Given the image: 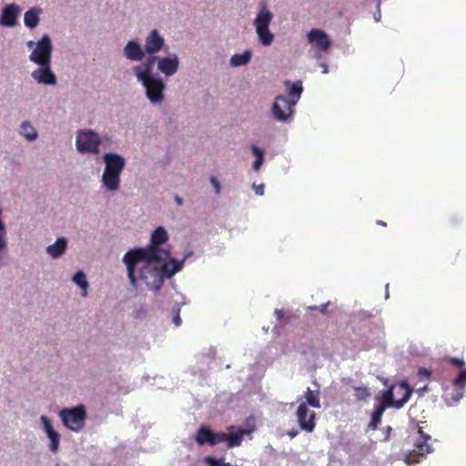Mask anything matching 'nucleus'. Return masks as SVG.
Masks as SVG:
<instances>
[{"mask_svg":"<svg viewBox=\"0 0 466 466\" xmlns=\"http://www.w3.org/2000/svg\"><path fill=\"white\" fill-rule=\"evenodd\" d=\"M133 260L134 262L129 264L127 253L125 254L123 261L127 266V277L131 285L137 287L138 277L150 289L158 290L164 282V275L158 263L167 259L136 257Z\"/></svg>","mask_w":466,"mask_h":466,"instance_id":"1","label":"nucleus"},{"mask_svg":"<svg viewBox=\"0 0 466 466\" xmlns=\"http://www.w3.org/2000/svg\"><path fill=\"white\" fill-rule=\"evenodd\" d=\"M284 85L287 87L288 96L279 95L275 98L272 105V114L276 120L285 122L294 115V106L299 102L303 92L302 82L298 80L291 82L286 80Z\"/></svg>","mask_w":466,"mask_h":466,"instance_id":"2","label":"nucleus"},{"mask_svg":"<svg viewBox=\"0 0 466 466\" xmlns=\"http://www.w3.org/2000/svg\"><path fill=\"white\" fill-rule=\"evenodd\" d=\"M168 238L167 232L163 227H158L151 235V244L147 248H138L127 252V259L132 264L135 258H148L167 259L170 252L160 248L159 246L167 242Z\"/></svg>","mask_w":466,"mask_h":466,"instance_id":"3","label":"nucleus"},{"mask_svg":"<svg viewBox=\"0 0 466 466\" xmlns=\"http://www.w3.org/2000/svg\"><path fill=\"white\" fill-rule=\"evenodd\" d=\"M411 393L412 390L406 382L393 385L382 393L378 407H383V410L388 407L400 409L409 400Z\"/></svg>","mask_w":466,"mask_h":466,"instance_id":"4","label":"nucleus"},{"mask_svg":"<svg viewBox=\"0 0 466 466\" xmlns=\"http://www.w3.org/2000/svg\"><path fill=\"white\" fill-rule=\"evenodd\" d=\"M419 437L414 442L413 449L404 454V460L407 464H415L420 462L427 454L433 451V448L429 443L431 437L422 431L421 427L418 429Z\"/></svg>","mask_w":466,"mask_h":466,"instance_id":"5","label":"nucleus"},{"mask_svg":"<svg viewBox=\"0 0 466 466\" xmlns=\"http://www.w3.org/2000/svg\"><path fill=\"white\" fill-rule=\"evenodd\" d=\"M59 416L64 425L73 431H79L85 425L86 418V409L79 405L71 409H63Z\"/></svg>","mask_w":466,"mask_h":466,"instance_id":"6","label":"nucleus"},{"mask_svg":"<svg viewBox=\"0 0 466 466\" xmlns=\"http://www.w3.org/2000/svg\"><path fill=\"white\" fill-rule=\"evenodd\" d=\"M101 137L91 129H81L76 135V148L80 153L98 154Z\"/></svg>","mask_w":466,"mask_h":466,"instance_id":"7","label":"nucleus"},{"mask_svg":"<svg viewBox=\"0 0 466 466\" xmlns=\"http://www.w3.org/2000/svg\"><path fill=\"white\" fill-rule=\"evenodd\" d=\"M52 43L48 35H44L37 43L35 48L29 56V59L38 66L51 64Z\"/></svg>","mask_w":466,"mask_h":466,"instance_id":"8","label":"nucleus"},{"mask_svg":"<svg viewBox=\"0 0 466 466\" xmlns=\"http://www.w3.org/2000/svg\"><path fill=\"white\" fill-rule=\"evenodd\" d=\"M146 88L147 96L153 103L161 102L164 99L163 90L165 85L159 78L149 77L145 79H139Z\"/></svg>","mask_w":466,"mask_h":466,"instance_id":"9","label":"nucleus"},{"mask_svg":"<svg viewBox=\"0 0 466 466\" xmlns=\"http://www.w3.org/2000/svg\"><path fill=\"white\" fill-rule=\"evenodd\" d=\"M227 433L214 432L207 427H200L196 434V441L198 445L209 444L215 446L221 442H226Z\"/></svg>","mask_w":466,"mask_h":466,"instance_id":"10","label":"nucleus"},{"mask_svg":"<svg viewBox=\"0 0 466 466\" xmlns=\"http://www.w3.org/2000/svg\"><path fill=\"white\" fill-rule=\"evenodd\" d=\"M450 362L460 369V373L457 376V378L454 379L453 384L455 387H457V393L456 396L453 397V400L458 401L461 400L465 391V385H466V366L465 362L461 359L458 358H451Z\"/></svg>","mask_w":466,"mask_h":466,"instance_id":"11","label":"nucleus"},{"mask_svg":"<svg viewBox=\"0 0 466 466\" xmlns=\"http://www.w3.org/2000/svg\"><path fill=\"white\" fill-rule=\"evenodd\" d=\"M297 417L299 427L308 431L312 432L315 429V418L316 414L314 411H310L306 406V403H300L297 410Z\"/></svg>","mask_w":466,"mask_h":466,"instance_id":"12","label":"nucleus"},{"mask_svg":"<svg viewBox=\"0 0 466 466\" xmlns=\"http://www.w3.org/2000/svg\"><path fill=\"white\" fill-rule=\"evenodd\" d=\"M307 36L308 41L319 51H327L331 46L328 35L320 29H311Z\"/></svg>","mask_w":466,"mask_h":466,"instance_id":"13","label":"nucleus"},{"mask_svg":"<svg viewBox=\"0 0 466 466\" xmlns=\"http://www.w3.org/2000/svg\"><path fill=\"white\" fill-rule=\"evenodd\" d=\"M20 8L15 4H10L3 8L0 16V25L3 26L13 27L16 25Z\"/></svg>","mask_w":466,"mask_h":466,"instance_id":"14","label":"nucleus"},{"mask_svg":"<svg viewBox=\"0 0 466 466\" xmlns=\"http://www.w3.org/2000/svg\"><path fill=\"white\" fill-rule=\"evenodd\" d=\"M40 67L34 70L31 74L32 77L40 84L54 86L56 84V76L52 72L50 65L39 66Z\"/></svg>","mask_w":466,"mask_h":466,"instance_id":"15","label":"nucleus"},{"mask_svg":"<svg viewBox=\"0 0 466 466\" xmlns=\"http://www.w3.org/2000/svg\"><path fill=\"white\" fill-rule=\"evenodd\" d=\"M103 158L106 164L105 170L118 174L122 173L126 163L121 156L115 153H106Z\"/></svg>","mask_w":466,"mask_h":466,"instance_id":"16","label":"nucleus"},{"mask_svg":"<svg viewBox=\"0 0 466 466\" xmlns=\"http://www.w3.org/2000/svg\"><path fill=\"white\" fill-rule=\"evenodd\" d=\"M41 420L43 422L45 431L50 439V450L52 452L56 453L58 451L60 435L53 429L52 424L47 417L42 416Z\"/></svg>","mask_w":466,"mask_h":466,"instance_id":"17","label":"nucleus"},{"mask_svg":"<svg viewBox=\"0 0 466 466\" xmlns=\"http://www.w3.org/2000/svg\"><path fill=\"white\" fill-rule=\"evenodd\" d=\"M158 69L167 76L174 75L178 68V59L177 56L158 58Z\"/></svg>","mask_w":466,"mask_h":466,"instance_id":"18","label":"nucleus"},{"mask_svg":"<svg viewBox=\"0 0 466 466\" xmlns=\"http://www.w3.org/2000/svg\"><path fill=\"white\" fill-rule=\"evenodd\" d=\"M164 45L163 38L157 30H153L146 39L145 48L148 54L158 52Z\"/></svg>","mask_w":466,"mask_h":466,"instance_id":"19","label":"nucleus"},{"mask_svg":"<svg viewBox=\"0 0 466 466\" xmlns=\"http://www.w3.org/2000/svg\"><path fill=\"white\" fill-rule=\"evenodd\" d=\"M124 55L132 61H141L144 57V52L139 44L135 41H129L124 48Z\"/></svg>","mask_w":466,"mask_h":466,"instance_id":"20","label":"nucleus"},{"mask_svg":"<svg viewBox=\"0 0 466 466\" xmlns=\"http://www.w3.org/2000/svg\"><path fill=\"white\" fill-rule=\"evenodd\" d=\"M185 259L177 260L176 258H170L169 261L160 265L164 278H171L177 272L180 271L183 268Z\"/></svg>","mask_w":466,"mask_h":466,"instance_id":"21","label":"nucleus"},{"mask_svg":"<svg viewBox=\"0 0 466 466\" xmlns=\"http://www.w3.org/2000/svg\"><path fill=\"white\" fill-rule=\"evenodd\" d=\"M120 175L118 173H113L110 171L104 170L102 176L103 185L111 191H116L119 188Z\"/></svg>","mask_w":466,"mask_h":466,"instance_id":"22","label":"nucleus"},{"mask_svg":"<svg viewBox=\"0 0 466 466\" xmlns=\"http://www.w3.org/2000/svg\"><path fill=\"white\" fill-rule=\"evenodd\" d=\"M156 60H158V58L157 56H151L144 65H143V67L144 69L141 70V66H135L134 70L137 74V76L139 79H145V78H149V77H153L151 76V72H152V69H153V66L156 62Z\"/></svg>","mask_w":466,"mask_h":466,"instance_id":"23","label":"nucleus"},{"mask_svg":"<svg viewBox=\"0 0 466 466\" xmlns=\"http://www.w3.org/2000/svg\"><path fill=\"white\" fill-rule=\"evenodd\" d=\"M66 245V239L65 238H59L53 245H50L46 248V252L52 258H59L65 253Z\"/></svg>","mask_w":466,"mask_h":466,"instance_id":"24","label":"nucleus"},{"mask_svg":"<svg viewBox=\"0 0 466 466\" xmlns=\"http://www.w3.org/2000/svg\"><path fill=\"white\" fill-rule=\"evenodd\" d=\"M272 20V14L266 8H263L259 11L254 20V25L256 29L258 28H266L269 26V24Z\"/></svg>","mask_w":466,"mask_h":466,"instance_id":"25","label":"nucleus"},{"mask_svg":"<svg viewBox=\"0 0 466 466\" xmlns=\"http://www.w3.org/2000/svg\"><path fill=\"white\" fill-rule=\"evenodd\" d=\"M248 433H249V431L245 430V429H240L238 431V432H237V433H231L229 435L227 434L226 442H227L228 448H234V447L240 446L242 440H243V436Z\"/></svg>","mask_w":466,"mask_h":466,"instance_id":"26","label":"nucleus"},{"mask_svg":"<svg viewBox=\"0 0 466 466\" xmlns=\"http://www.w3.org/2000/svg\"><path fill=\"white\" fill-rule=\"evenodd\" d=\"M251 58V52L249 50H246L242 54H236L231 56L230 64L233 66H241L247 65Z\"/></svg>","mask_w":466,"mask_h":466,"instance_id":"27","label":"nucleus"},{"mask_svg":"<svg viewBox=\"0 0 466 466\" xmlns=\"http://www.w3.org/2000/svg\"><path fill=\"white\" fill-rule=\"evenodd\" d=\"M39 11L32 8L25 12L24 21L25 25L29 28H35L39 23Z\"/></svg>","mask_w":466,"mask_h":466,"instance_id":"28","label":"nucleus"},{"mask_svg":"<svg viewBox=\"0 0 466 466\" xmlns=\"http://www.w3.org/2000/svg\"><path fill=\"white\" fill-rule=\"evenodd\" d=\"M257 35L258 36L259 42L261 45L268 46H270L274 39V35L269 31L268 27L266 28H258L256 29Z\"/></svg>","mask_w":466,"mask_h":466,"instance_id":"29","label":"nucleus"},{"mask_svg":"<svg viewBox=\"0 0 466 466\" xmlns=\"http://www.w3.org/2000/svg\"><path fill=\"white\" fill-rule=\"evenodd\" d=\"M20 133L23 137L30 141L35 139L37 137V133L35 127L29 122L22 123L20 127Z\"/></svg>","mask_w":466,"mask_h":466,"instance_id":"30","label":"nucleus"},{"mask_svg":"<svg viewBox=\"0 0 466 466\" xmlns=\"http://www.w3.org/2000/svg\"><path fill=\"white\" fill-rule=\"evenodd\" d=\"M73 281L82 289V295L86 296L88 282L86 274L81 270L77 271L73 277Z\"/></svg>","mask_w":466,"mask_h":466,"instance_id":"31","label":"nucleus"},{"mask_svg":"<svg viewBox=\"0 0 466 466\" xmlns=\"http://www.w3.org/2000/svg\"><path fill=\"white\" fill-rule=\"evenodd\" d=\"M306 406L308 405L313 407V408H320V402H319V391H312L309 388H308L306 391Z\"/></svg>","mask_w":466,"mask_h":466,"instance_id":"32","label":"nucleus"},{"mask_svg":"<svg viewBox=\"0 0 466 466\" xmlns=\"http://www.w3.org/2000/svg\"><path fill=\"white\" fill-rule=\"evenodd\" d=\"M385 410H383V407H376L371 414V419L369 423V428L375 431L379 424L381 421V417L383 415Z\"/></svg>","mask_w":466,"mask_h":466,"instance_id":"33","label":"nucleus"},{"mask_svg":"<svg viewBox=\"0 0 466 466\" xmlns=\"http://www.w3.org/2000/svg\"><path fill=\"white\" fill-rule=\"evenodd\" d=\"M353 390H354V397H355L356 400H358V401L366 400L367 399H369L370 397V391L369 388H367L365 386L354 387Z\"/></svg>","mask_w":466,"mask_h":466,"instance_id":"34","label":"nucleus"},{"mask_svg":"<svg viewBox=\"0 0 466 466\" xmlns=\"http://www.w3.org/2000/svg\"><path fill=\"white\" fill-rule=\"evenodd\" d=\"M204 461L208 466H231L229 462H225L224 458L216 459L211 456H207Z\"/></svg>","mask_w":466,"mask_h":466,"instance_id":"35","label":"nucleus"},{"mask_svg":"<svg viewBox=\"0 0 466 466\" xmlns=\"http://www.w3.org/2000/svg\"><path fill=\"white\" fill-rule=\"evenodd\" d=\"M329 305V301L326 302L324 304H321L320 306H313L309 307L311 310H319L320 313L325 314L327 312V308Z\"/></svg>","mask_w":466,"mask_h":466,"instance_id":"36","label":"nucleus"},{"mask_svg":"<svg viewBox=\"0 0 466 466\" xmlns=\"http://www.w3.org/2000/svg\"><path fill=\"white\" fill-rule=\"evenodd\" d=\"M431 374V371L425 368H420L418 372V375L420 378H425V379H430Z\"/></svg>","mask_w":466,"mask_h":466,"instance_id":"37","label":"nucleus"},{"mask_svg":"<svg viewBox=\"0 0 466 466\" xmlns=\"http://www.w3.org/2000/svg\"><path fill=\"white\" fill-rule=\"evenodd\" d=\"M252 153L256 156V157H264L263 150L256 146L251 147Z\"/></svg>","mask_w":466,"mask_h":466,"instance_id":"38","label":"nucleus"},{"mask_svg":"<svg viewBox=\"0 0 466 466\" xmlns=\"http://www.w3.org/2000/svg\"><path fill=\"white\" fill-rule=\"evenodd\" d=\"M210 182L213 185V187L216 190V193L219 194L220 193V184H219L218 180L215 177H211Z\"/></svg>","mask_w":466,"mask_h":466,"instance_id":"39","label":"nucleus"},{"mask_svg":"<svg viewBox=\"0 0 466 466\" xmlns=\"http://www.w3.org/2000/svg\"><path fill=\"white\" fill-rule=\"evenodd\" d=\"M263 160H264V157H256V159H255V161L253 163L254 170L258 171L260 168V167H261V165L263 163Z\"/></svg>","mask_w":466,"mask_h":466,"instance_id":"40","label":"nucleus"},{"mask_svg":"<svg viewBox=\"0 0 466 466\" xmlns=\"http://www.w3.org/2000/svg\"><path fill=\"white\" fill-rule=\"evenodd\" d=\"M173 321L177 327L180 326L182 323L181 318L179 316V309H176Z\"/></svg>","mask_w":466,"mask_h":466,"instance_id":"41","label":"nucleus"},{"mask_svg":"<svg viewBox=\"0 0 466 466\" xmlns=\"http://www.w3.org/2000/svg\"><path fill=\"white\" fill-rule=\"evenodd\" d=\"M253 187L257 195L262 196L264 194V185H253Z\"/></svg>","mask_w":466,"mask_h":466,"instance_id":"42","label":"nucleus"},{"mask_svg":"<svg viewBox=\"0 0 466 466\" xmlns=\"http://www.w3.org/2000/svg\"><path fill=\"white\" fill-rule=\"evenodd\" d=\"M5 235L6 234H2L0 232V250L5 249L6 248Z\"/></svg>","mask_w":466,"mask_h":466,"instance_id":"43","label":"nucleus"},{"mask_svg":"<svg viewBox=\"0 0 466 466\" xmlns=\"http://www.w3.org/2000/svg\"><path fill=\"white\" fill-rule=\"evenodd\" d=\"M274 313L279 320H281L284 318V312L281 309H276Z\"/></svg>","mask_w":466,"mask_h":466,"instance_id":"44","label":"nucleus"},{"mask_svg":"<svg viewBox=\"0 0 466 466\" xmlns=\"http://www.w3.org/2000/svg\"><path fill=\"white\" fill-rule=\"evenodd\" d=\"M175 201H176V203L178 206H182L183 205V199L179 196H175Z\"/></svg>","mask_w":466,"mask_h":466,"instance_id":"45","label":"nucleus"},{"mask_svg":"<svg viewBox=\"0 0 466 466\" xmlns=\"http://www.w3.org/2000/svg\"><path fill=\"white\" fill-rule=\"evenodd\" d=\"M320 66L322 67V73L327 74L328 73V66L325 63H321Z\"/></svg>","mask_w":466,"mask_h":466,"instance_id":"46","label":"nucleus"},{"mask_svg":"<svg viewBox=\"0 0 466 466\" xmlns=\"http://www.w3.org/2000/svg\"><path fill=\"white\" fill-rule=\"evenodd\" d=\"M288 434L290 438H294L297 435V431H289Z\"/></svg>","mask_w":466,"mask_h":466,"instance_id":"47","label":"nucleus"},{"mask_svg":"<svg viewBox=\"0 0 466 466\" xmlns=\"http://www.w3.org/2000/svg\"><path fill=\"white\" fill-rule=\"evenodd\" d=\"M377 224L380 225V226H383V227H386V223L384 221H382V220H378Z\"/></svg>","mask_w":466,"mask_h":466,"instance_id":"48","label":"nucleus"},{"mask_svg":"<svg viewBox=\"0 0 466 466\" xmlns=\"http://www.w3.org/2000/svg\"><path fill=\"white\" fill-rule=\"evenodd\" d=\"M397 396H400V398H401V394H400V393H395V398H396Z\"/></svg>","mask_w":466,"mask_h":466,"instance_id":"49","label":"nucleus"},{"mask_svg":"<svg viewBox=\"0 0 466 466\" xmlns=\"http://www.w3.org/2000/svg\"><path fill=\"white\" fill-rule=\"evenodd\" d=\"M33 44L34 43L32 41L28 43L29 46H33Z\"/></svg>","mask_w":466,"mask_h":466,"instance_id":"50","label":"nucleus"}]
</instances>
